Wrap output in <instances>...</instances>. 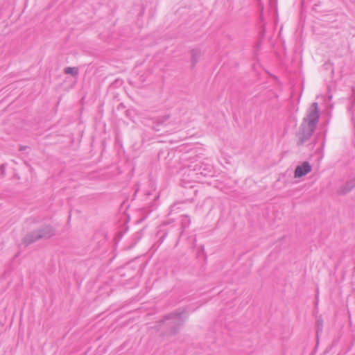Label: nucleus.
Masks as SVG:
<instances>
[{
    "mask_svg": "<svg viewBox=\"0 0 355 355\" xmlns=\"http://www.w3.org/2000/svg\"><path fill=\"white\" fill-rule=\"evenodd\" d=\"M186 317H183V313L175 312L166 315L160 324H164L168 327V334L175 335L178 333L180 327L183 325Z\"/></svg>",
    "mask_w": 355,
    "mask_h": 355,
    "instance_id": "f03ea898",
    "label": "nucleus"
},
{
    "mask_svg": "<svg viewBox=\"0 0 355 355\" xmlns=\"http://www.w3.org/2000/svg\"><path fill=\"white\" fill-rule=\"evenodd\" d=\"M201 56L200 51L198 49H193L191 51V66L194 67L200 60Z\"/></svg>",
    "mask_w": 355,
    "mask_h": 355,
    "instance_id": "1a4fd4ad",
    "label": "nucleus"
},
{
    "mask_svg": "<svg viewBox=\"0 0 355 355\" xmlns=\"http://www.w3.org/2000/svg\"><path fill=\"white\" fill-rule=\"evenodd\" d=\"M319 110L318 103L313 102L308 109L306 116L300 127L297 133V146H302L308 141L314 132L319 121Z\"/></svg>",
    "mask_w": 355,
    "mask_h": 355,
    "instance_id": "f257e3e1",
    "label": "nucleus"
},
{
    "mask_svg": "<svg viewBox=\"0 0 355 355\" xmlns=\"http://www.w3.org/2000/svg\"><path fill=\"white\" fill-rule=\"evenodd\" d=\"M170 118L169 114H166L164 116H159L156 119L155 122L154 123L155 125H153V129H155L157 131L159 130V126L160 125H163L166 121H168Z\"/></svg>",
    "mask_w": 355,
    "mask_h": 355,
    "instance_id": "6e6552de",
    "label": "nucleus"
},
{
    "mask_svg": "<svg viewBox=\"0 0 355 355\" xmlns=\"http://www.w3.org/2000/svg\"><path fill=\"white\" fill-rule=\"evenodd\" d=\"M24 148H26V146L21 147V148H20V150H22V149H24Z\"/></svg>",
    "mask_w": 355,
    "mask_h": 355,
    "instance_id": "ddd939ff",
    "label": "nucleus"
},
{
    "mask_svg": "<svg viewBox=\"0 0 355 355\" xmlns=\"http://www.w3.org/2000/svg\"><path fill=\"white\" fill-rule=\"evenodd\" d=\"M355 188V178L346 182L338 190L337 193L340 196H345Z\"/></svg>",
    "mask_w": 355,
    "mask_h": 355,
    "instance_id": "20e7f679",
    "label": "nucleus"
},
{
    "mask_svg": "<svg viewBox=\"0 0 355 355\" xmlns=\"http://www.w3.org/2000/svg\"><path fill=\"white\" fill-rule=\"evenodd\" d=\"M311 171V166L308 162H304L295 169V178H301Z\"/></svg>",
    "mask_w": 355,
    "mask_h": 355,
    "instance_id": "7ed1b4c3",
    "label": "nucleus"
},
{
    "mask_svg": "<svg viewBox=\"0 0 355 355\" xmlns=\"http://www.w3.org/2000/svg\"><path fill=\"white\" fill-rule=\"evenodd\" d=\"M182 232L184 230L186 227H187L190 223V220L187 218V216H184V218L182 220Z\"/></svg>",
    "mask_w": 355,
    "mask_h": 355,
    "instance_id": "9b49d317",
    "label": "nucleus"
},
{
    "mask_svg": "<svg viewBox=\"0 0 355 355\" xmlns=\"http://www.w3.org/2000/svg\"><path fill=\"white\" fill-rule=\"evenodd\" d=\"M64 73L65 74H70L72 76L75 77V76H78V69L76 67H68L64 69Z\"/></svg>",
    "mask_w": 355,
    "mask_h": 355,
    "instance_id": "9d476101",
    "label": "nucleus"
},
{
    "mask_svg": "<svg viewBox=\"0 0 355 355\" xmlns=\"http://www.w3.org/2000/svg\"><path fill=\"white\" fill-rule=\"evenodd\" d=\"M39 239H42V237H39V233L37 231H33L28 233L23 239L22 241L26 245H28Z\"/></svg>",
    "mask_w": 355,
    "mask_h": 355,
    "instance_id": "423d86ee",
    "label": "nucleus"
},
{
    "mask_svg": "<svg viewBox=\"0 0 355 355\" xmlns=\"http://www.w3.org/2000/svg\"><path fill=\"white\" fill-rule=\"evenodd\" d=\"M37 233H39V237L46 239L53 236L55 231L51 225H44L37 230Z\"/></svg>",
    "mask_w": 355,
    "mask_h": 355,
    "instance_id": "39448f33",
    "label": "nucleus"
},
{
    "mask_svg": "<svg viewBox=\"0 0 355 355\" xmlns=\"http://www.w3.org/2000/svg\"><path fill=\"white\" fill-rule=\"evenodd\" d=\"M39 239H42V237H39V233L37 231H33L28 233L23 239L22 241L26 245H28Z\"/></svg>",
    "mask_w": 355,
    "mask_h": 355,
    "instance_id": "0eeeda50",
    "label": "nucleus"
},
{
    "mask_svg": "<svg viewBox=\"0 0 355 355\" xmlns=\"http://www.w3.org/2000/svg\"><path fill=\"white\" fill-rule=\"evenodd\" d=\"M24 148H26V146L21 147V148H20V150H22V149H24Z\"/></svg>",
    "mask_w": 355,
    "mask_h": 355,
    "instance_id": "4468645a",
    "label": "nucleus"
},
{
    "mask_svg": "<svg viewBox=\"0 0 355 355\" xmlns=\"http://www.w3.org/2000/svg\"><path fill=\"white\" fill-rule=\"evenodd\" d=\"M322 321L320 320H317L318 331L322 329Z\"/></svg>",
    "mask_w": 355,
    "mask_h": 355,
    "instance_id": "f8f14e48",
    "label": "nucleus"
}]
</instances>
